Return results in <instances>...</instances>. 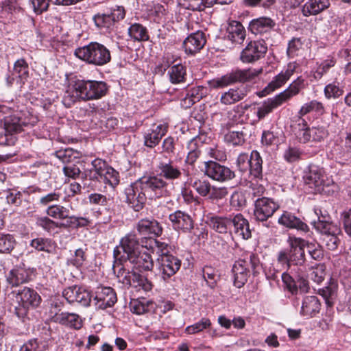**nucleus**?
<instances>
[{
  "mask_svg": "<svg viewBox=\"0 0 351 351\" xmlns=\"http://www.w3.org/2000/svg\"><path fill=\"white\" fill-rule=\"evenodd\" d=\"M72 91L66 90L62 98V103L66 108H71L77 102L100 99L106 96L110 86L104 81L85 80L74 76L69 80Z\"/></svg>",
  "mask_w": 351,
  "mask_h": 351,
  "instance_id": "1",
  "label": "nucleus"
},
{
  "mask_svg": "<svg viewBox=\"0 0 351 351\" xmlns=\"http://www.w3.org/2000/svg\"><path fill=\"white\" fill-rule=\"evenodd\" d=\"M155 186L146 176L140 178L125 189V202L134 211H141L145 207L147 199L163 198Z\"/></svg>",
  "mask_w": 351,
  "mask_h": 351,
  "instance_id": "2",
  "label": "nucleus"
},
{
  "mask_svg": "<svg viewBox=\"0 0 351 351\" xmlns=\"http://www.w3.org/2000/svg\"><path fill=\"white\" fill-rule=\"evenodd\" d=\"M156 174L146 176L163 197L171 195L173 182L180 180L182 173L180 167L165 157L159 158L156 166Z\"/></svg>",
  "mask_w": 351,
  "mask_h": 351,
  "instance_id": "3",
  "label": "nucleus"
},
{
  "mask_svg": "<svg viewBox=\"0 0 351 351\" xmlns=\"http://www.w3.org/2000/svg\"><path fill=\"white\" fill-rule=\"evenodd\" d=\"M12 293L15 295L16 300L13 313L23 323L27 324L33 319L34 311L40 304L42 298L36 290L28 287Z\"/></svg>",
  "mask_w": 351,
  "mask_h": 351,
  "instance_id": "4",
  "label": "nucleus"
},
{
  "mask_svg": "<svg viewBox=\"0 0 351 351\" xmlns=\"http://www.w3.org/2000/svg\"><path fill=\"white\" fill-rule=\"evenodd\" d=\"M287 243L289 248L280 250L277 256L278 262L290 271L298 267L307 268L304 248L307 241L295 237H289Z\"/></svg>",
  "mask_w": 351,
  "mask_h": 351,
  "instance_id": "5",
  "label": "nucleus"
},
{
  "mask_svg": "<svg viewBox=\"0 0 351 351\" xmlns=\"http://www.w3.org/2000/svg\"><path fill=\"white\" fill-rule=\"evenodd\" d=\"M263 158L257 150H252L250 156L244 152L239 154L235 165L241 176V180L255 182L257 184L263 182Z\"/></svg>",
  "mask_w": 351,
  "mask_h": 351,
  "instance_id": "6",
  "label": "nucleus"
},
{
  "mask_svg": "<svg viewBox=\"0 0 351 351\" xmlns=\"http://www.w3.org/2000/svg\"><path fill=\"white\" fill-rule=\"evenodd\" d=\"M45 213L49 217L62 221L59 222L60 228L79 230L87 228L92 225V220L88 217L71 215L68 208L61 204H53L47 208Z\"/></svg>",
  "mask_w": 351,
  "mask_h": 351,
  "instance_id": "7",
  "label": "nucleus"
},
{
  "mask_svg": "<svg viewBox=\"0 0 351 351\" xmlns=\"http://www.w3.org/2000/svg\"><path fill=\"white\" fill-rule=\"evenodd\" d=\"M74 55L86 63L94 66H104L111 60L110 50L97 42H91L87 45L76 48Z\"/></svg>",
  "mask_w": 351,
  "mask_h": 351,
  "instance_id": "8",
  "label": "nucleus"
},
{
  "mask_svg": "<svg viewBox=\"0 0 351 351\" xmlns=\"http://www.w3.org/2000/svg\"><path fill=\"white\" fill-rule=\"evenodd\" d=\"M252 183L250 187L253 191L254 197H258L254 202V217L256 221L267 222V219L271 217L280 208V204L274 199L267 197H261L265 191L263 184H259L256 187Z\"/></svg>",
  "mask_w": 351,
  "mask_h": 351,
  "instance_id": "9",
  "label": "nucleus"
},
{
  "mask_svg": "<svg viewBox=\"0 0 351 351\" xmlns=\"http://www.w3.org/2000/svg\"><path fill=\"white\" fill-rule=\"evenodd\" d=\"M263 69H235L219 77L208 81L209 86L215 89L223 88L236 83L245 84L254 80L263 73Z\"/></svg>",
  "mask_w": 351,
  "mask_h": 351,
  "instance_id": "10",
  "label": "nucleus"
},
{
  "mask_svg": "<svg viewBox=\"0 0 351 351\" xmlns=\"http://www.w3.org/2000/svg\"><path fill=\"white\" fill-rule=\"evenodd\" d=\"M141 245L137 235L134 233L126 234L120 241V244L113 251L114 264L112 269H116L128 261L132 256L140 252Z\"/></svg>",
  "mask_w": 351,
  "mask_h": 351,
  "instance_id": "11",
  "label": "nucleus"
},
{
  "mask_svg": "<svg viewBox=\"0 0 351 351\" xmlns=\"http://www.w3.org/2000/svg\"><path fill=\"white\" fill-rule=\"evenodd\" d=\"M37 275L35 267H31L21 263L15 265L5 274L8 286L10 288L18 287L33 281Z\"/></svg>",
  "mask_w": 351,
  "mask_h": 351,
  "instance_id": "12",
  "label": "nucleus"
},
{
  "mask_svg": "<svg viewBox=\"0 0 351 351\" xmlns=\"http://www.w3.org/2000/svg\"><path fill=\"white\" fill-rule=\"evenodd\" d=\"M204 176L210 180L220 182H228L235 178L236 173L230 167L221 165L214 160H208L204 162Z\"/></svg>",
  "mask_w": 351,
  "mask_h": 351,
  "instance_id": "13",
  "label": "nucleus"
},
{
  "mask_svg": "<svg viewBox=\"0 0 351 351\" xmlns=\"http://www.w3.org/2000/svg\"><path fill=\"white\" fill-rule=\"evenodd\" d=\"M4 134H0V145L13 146L17 138L16 135L23 131L20 117L12 114L5 117L3 120Z\"/></svg>",
  "mask_w": 351,
  "mask_h": 351,
  "instance_id": "14",
  "label": "nucleus"
},
{
  "mask_svg": "<svg viewBox=\"0 0 351 351\" xmlns=\"http://www.w3.org/2000/svg\"><path fill=\"white\" fill-rule=\"evenodd\" d=\"M62 297L69 304L77 303L84 307H88L94 296L92 291L85 286H71L62 291Z\"/></svg>",
  "mask_w": 351,
  "mask_h": 351,
  "instance_id": "15",
  "label": "nucleus"
},
{
  "mask_svg": "<svg viewBox=\"0 0 351 351\" xmlns=\"http://www.w3.org/2000/svg\"><path fill=\"white\" fill-rule=\"evenodd\" d=\"M182 261L171 254H160L157 259L158 270L163 280L167 281L180 269Z\"/></svg>",
  "mask_w": 351,
  "mask_h": 351,
  "instance_id": "16",
  "label": "nucleus"
},
{
  "mask_svg": "<svg viewBox=\"0 0 351 351\" xmlns=\"http://www.w3.org/2000/svg\"><path fill=\"white\" fill-rule=\"evenodd\" d=\"M299 64L296 62H289L285 71H281L262 90L256 92L257 96L264 97L283 86L295 72Z\"/></svg>",
  "mask_w": 351,
  "mask_h": 351,
  "instance_id": "17",
  "label": "nucleus"
},
{
  "mask_svg": "<svg viewBox=\"0 0 351 351\" xmlns=\"http://www.w3.org/2000/svg\"><path fill=\"white\" fill-rule=\"evenodd\" d=\"M267 45L263 39L250 41L241 53V60L244 63H252L265 57Z\"/></svg>",
  "mask_w": 351,
  "mask_h": 351,
  "instance_id": "18",
  "label": "nucleus"
},
{
  "mask_svg": "<svg viewBox=\"0 0 351 351\" xmlns=\"http://www.w3.org/2000/svg\"><path fill=\"white\" fill-rule=\"evenodd\" d=\"M232 125L230 122L221 124V132L223 134V141L229 146H243L250 136L247 133L248 128L243 127L240 130H231Z\"/></svg>",
  "mask_w": 351,
  "mask_h": 351,
  "instance_id": "19",
  "label": "nucleus"
},
{
  "mask_svg": "<svg viewBox=\"0 0 351 351\" xmlns=\"http://www.w3.org/2000/svg\"><path fill=\"white\" fill-rule=\"evenodd\" d=\"M173 229L182 233H191L194 229L195 220L185 211L177 210L169 215Z\"/></svg>",
  "mask_w": 351,
  "mask_h": 351,
  "instance_id": "20",
  "label": "nucleus"
},
{
  "mask_svg": "<svg viewBox=\"0 0 351 351\" xmlns=\"http://www.w3.org/2000/svg\"><path fill=\"white\" fill-rule=\"evenodd\" d=\"M95 305L100 309L113 306L117 302L116 291L110 287H97L93 298Z\"/></svg>",
  "mask_w": 351,
  "mask_h": 351,
  "instance_id": "21",
  "label": "nucleus"
},
{
  "mask_svg": "<svg viewBox=\"0 0 351 351\" xmlns=\"http://www.w3.org/2000/svg\"><path fill=\"white\" fill-rule=\"evenodd\" d=\"M135 228L141 236L160 237L163 232L162 225L153 217H145L138 220Z\"/></svg>",
  "mask_w": 351,
  "mask_h": 351,
  "instance_id": "22",
  "label": "nucleus"
},
{
  "mask_svg": "<svg viewBox=\"0 0 351 351\" xmlns=\"http://www.w3.org/2000/svg\"><path fill=\"white\" fill-rule=\"evenodd\" d=\"M232 215L222 216L209 214L206 216V224L215 232L225 234H232Z\"/></svg>",
  "mask_w": 351,
  "mask_h": 351,
  "instance_id": "23",
  "label": "nucleus"
},
{
  "mask_svg": "<svg viewBox=\"0 0 351 351\" xmlns=\"http://www.w3.org/2000/svg\"><path fill=\"white\" fill-rule=\"evenodd\" d=\"M169 130L167 123H160L154 128L149 129L143 133L144 146L153 149L159 145L163 136Z\"/></svg>",
  "mask_w": 351,
  "mask_h": 351,
  "instance_id": "24",
  "label": "nucleus"
},
{
  "mask_svg": "<svg viewBox=\"0 0 351 351\" xmlns=\"http://www.w3.org/2000/svg\"><path fill=\"white\" fill-rule=\"evenodd\" d=\"M278 223L287 228L295 229L304 233H307L310 230L308 226L302 219L289 210H283L278 219Z\"/></svg>",
  "mask_w": 351,
  "mask_h": 351,
  "instance_id": "25",
  "label": "nucleus"
},
{
  "mask_svg": "<svg viewBox=\"0 0 351 351\" xmlns=\"http://www.w3.org/2000/svg\"><path fill=\"white\" fill-rule=\"evenodd\" d=\"M250 87L247 85H240L229 88L223 93L220 97V102L226 106L234 104L243 100L250 93Z\"/></svg>",
  "mask_w": 351,
  "mask_h": 351,
  "instance_id": "26",
  "label": "nucleus"
},
{
  "mask_svg": "<svg viewBox=\"0 0 351 351\" xmlns=\"http://www.w3.org/2000/svg\"><path fill=\"white\" fill-rule=\"evenodd\" d=\"M232 234L243 240H247L252 237V230L248 220L241 213L232 215Z\"/></svg>",
  "mask_w": 351,
  "mask_h": 351,
  "instance_id": "27",
  "label": "nucleus"
},
{
  "mask_svg": "<svg viewBox=\"0 0 351 351\" xmlns=\"http://www.w3.org/2000/svg\"><path fill=\"white\" fill-rule=\"evenodd\" d=\"M205 34L197 31L191 34L183 42L182 47L187 54L194 55L199 52L206 45Z\"/></svg>",
  "mask_w": 351,
  "mask_h": 351,
  "instance_id": "28",
  "label": "nucleus"
},
{
  "mask_svg": "<svg viewBox=\"0 0 351 351\" xmlns=\"http://www.w3.org/2000/svg\"><path fill=\"white\" fill-rule=\"evenodd\" d=\"M276 25L275 21L269 17L262 16L252 20L249 23V30L255 35H267L271 32Z\"/></svg>",
  "mask_w": 351,
  "mask_h": 351,
  "instance_id": "29",
  "label": "nucleus"
},
{
  "mask_svg": "<svg viewBox=\"0 0 351 351\" xmlns=\"http://www.w3.org/2000/svg\"><path fill=\"white\" fill-rule=\"evenodd\" d=\"M327 177L324 168L315 165H311L303 179L306 185L315 191Z\"/></svg>",
  "mask_w": 351,
  "mask_h": 351,
  "instance_id": "30",
  "label": "nucleus"
},
{
  "mask_svg": "<svg viewBox=\"0 0 351 351\" xmlns=\"http://www.w3.org/2000/svg\"><path fill=\"white\" fill-rule=\"evenodd\" d=\"M237 261L254 276H258L263 269L258 254L252 252H245Z\"/></svg>",
  "mask_w": 351,
  "mask_h": 351,
  "instance_id": "31",
  "label": "nucleus"
},
{
  "mask_svg": "<svg viewBox=\"0 0 351 351\" xmlns=\"http://www.w3.org/2000/svg\"><path fill=\"white\" fill-rule=\"evenodd\" d=\"M208 94V89L203 86L188 88L185 97L181 101V105L184 108H189L195 103L199 101Z\"/></svg>",
  "mask_w": 351,
  "mask_h": 351,
  "instance_id": "32",
  "label": "nucleus"
},
{
  "mask_svg": "<svg viewBox=\"0 0 351 351\" xmlns=\"http://www.w3.org/2000/svg\"><path fill=\"white\" fill-rule=\"evenodd\" d=\"M128 261L140 271H152L154 268V261L149 252L140 251Z\"/></svg>",
  "mask_w": 351,
  "mask_h": 351,
  "instance_id": "33",
  "label": "nucleus"
},
{
  "mask_svg": "<svg viewBox=\"0 0 351 351\" xmlns=\"http://www.w3.org/2000/svg\"><path fill=\"white\" fill-rule=\"evenodd\" d=\"M321 309V303L317 297L308 295L304 298L302 302L300 315L313 317L318 314Z\"/></svg>",
  "mask_w": 351,
  "mask_h": 351,
  "instance_id": "34",
  "label": "nucleus"
},
{
  "mask_svg": "<svg viewBox=\"0 0 351 351\" xmlns=\"http://www.w3.org/2000/svg\"><path fill=\"white\" fill-rule=\"evenodd\" d=\"M328 135V130L324 126L309 127L306 132L302 133V138L299 141L302 143L322 142Z\"/></svg>",
  "mask_w": 351,
  "mask_h": 351,
  "instance_id": "35",
  "label": "nucleus"
},
{
  "mask_svg": "<svg viewBox=\"0 0 351 351\" xmlns=\"http://www.w3.org/2000/svg\"><path fill=\"white\" fill-rule=\"evenodd\" d=\"M54 319L59 324L73 328L75 329H80L82 327V320L80 315L76 313L62 312L60 313H56Z\"/></svg>",
  "mask_w": 351,
  "mask_h": 351,
  "instance_id": "36",
  "label": "nucleus"
},
{
  "mask_svg": "<svg viewBox=\"0 0 351 351\" xmlns=\"http://www.w3.org/2000/svg\"><path fill=\"white\" fill-rule=\"evenodd\" d=\"M245 29L243 25L236 21H231L227 27L226 37L232 43L241 44L245 38Z\"/></svg>",
  "mask_w": 351,
  "mask_h": 351,
  "instance_id": "37",
  "label": "nucleus"
},
{
  "mask_svg": "<svg viewBox=\"0 0 351 351\" xmlns=\"http://www.w3.org/2000/svg\"><path fill=\"white\" fill-rule=\"evenodd\" d=\"M167 68H169L167 75L171 84H178L186 82L187 73L186 67L184 65L178 63L169 67V64L167 63L163 68L164 71H166Z\"/></svg>",
  "mask_w": 351,
  "mask_h": 351,
  "instance_id": "38",
  "label": "nucleus"
},
{
  "mask_svg": "<svg viewBox=\"0 0 351 351\" xmlns=\"http://www.w3.org/2000/svg\"><path fill=\"white\" fill-rule=\"evenodd\" d=\"M329 0H308L303 6L302 14L305 16H315L328 9Z\"/></svg>",
  "mask_w": 351,
  "mask_h": 351,
  "instance_id": "39",
  "label": "nucleus"
},
{
  "mask_svg": "<svg viewBox=\"0 0 351 351\" xmlns=\"http://www.w3.org/2000/svg\"><path fill=\"white\" fill-rule=\"evenodd\" d=\"M231 272L233 278V284L237 288L243 287L247 282L251 274L247 269L244 268L241 264L239 263L237 260L234 263Z\"/></svg>",
  "mask_w": 351,
  "mask_h": 351,
  "instance_id": "40",
  "label": "nucleus"
},
{
  "mask_svg": "<svg viewBox=\"0 0 351 351\" xmlns=\"http://www.w3.org/2000/svg\"><path fill=\"white\" fill-rule=\"evenodd\" d=\"M312 224L315 229L322 234V237L326 235H339L341 233V228L339 225L321 219L318 217L317 221H314Z\"/></svg>",
  "mask_w": 351,
  "mask_h": 351,
  "instance_id": "41",
  "label": "nucleus"
},
{
  "mask_svg": "<svg viewBox=\"0 0 351 351\" xmlns=\"http://www.w3.org/2000/svg\"><path fill=\"white\" fill-rule=\"evenodd\" d=\"M202 273L206 286L211 290H215L221 280L219 271L211 265H205L202 269Z\"/></svg>",
  "mask_w": 351,
  "mask_h": 351,
  "instance_id": "42",
  "label": "nucleus"
},
{
  "mask_svg": "<svg viewBox=\"0 0 351 351\" xmlns=\"http://www.w3.org/2000/svg\"><path fill=\"white\" fill-rule=\"evenodd\" d=\"M304 87V80L301 77H298L289 87L278 94V97L282 100V103L287 101L293 96L299 94L300 91Z\"/></svg>",
  "mask_w": 351,
  "mask_h": 351,
  "instance_id": "43",
  "label": "nucleus"
},
{
  "mask_svg": "<svg viewBox=\"0 0 351 351\" xmlns=\"http://www.w3.org/2000/svg\"><path fill=\"white\" fill-rule=\"evenodd\" d=\"M283 103L282 100H280L278 95H276L272 98H269L267 101L263 102L261 107L258 108L256 117L258 120H261L267 114L271 113L274 109L278 108Z\"/></svg>",
  "mask_w": 351,
  "mask_h": 351,
  "instance_id": "44",
  "label": "nucleus"
},
{
  "mask_svg": "<svg viewBox=\"0 0 351 351\" xmlns=\"http://www.w3.org/2000/svg\"><path fill=\"white\" fill-rule=\"evenodd\" d=\"M337 282L332 279L330 280L326 287L319 289V294L324 298L328 306L332 307L334 305V300L337 296Z\"/></svg>",
  "mask_w": 351,
  "mask_h": 351,
  "instance_id": "45",
  "label": "nucleus"
},
{
  "mask_svg": "<svg viewBox=\"0 0 351 351\" xmlns=\"http://www.w3.org/2000/svg\"><path fill=\"white\" fill-rule=\"evenodd\" d=\"M29 245L38 252L51 254L55 250V242L49 238L36 237L31 240Z\"/></svg>",
  "mask_w": 351,
  "mask_h": 351,
  "instance_id": "46",
  "label": "nucleus"
},
{
  "mask_svg": "<svg viewBox=\"0 0 351 351\" xmlns=\"http://www.w3.org/2000/svg\"><path fill=\"white\" fill-rule=\"evenodd\" d=\"M128 34L131 38L138 42L148 41L149 40V35L147 27L138 23H134L130 26Z\"/></svg>",
  "mask_w": 351,
  "mask_h": 351,
  "instance_id": "47",
  "label": "nucleus"
},
{
  "mask_svg": "<svg viewBox=\"0 0 351 351\" xmlns=\"http://www.w3.org/2000/svg\"><path fill=\"white\" fill-rule=\"evenodd\" d=\"M95 26L101 31L110 32L114 27L108 13H97L93 17Z\"/></svg>",
  "mask_w": 351,
  "mask_h": 351,
  "instance_id": "48",
  "label": "nucleus"
},
{
  "mask_svg": "<svg viewBox=\"0 0 351 351\" xmlns=\"http://www.w3.org/2000/svg\"><path fill=\"white\" fill-rule=\"evenodd\" d=\"M12 75L19 79L20 84L25 83L29 77V66L24 58L19 59L14 62Z\"/></svg>",
  "mask_w": 351,
  "mask_h": 351,
  "instance_id": "49",
  "label": "nucleus"
},
{
  "mask_svg": "<svg viewBox=\"0 0 351 351\" xmlns=\"http://www.w3.org/2000/svg\"><path fill=\"white\" fill-rule=\"evenodd\" d=\"M307 269L305 267H298L297 269H294V271L291 270V273L293 275L296 279L298 285V290L302 293H307L309 290L308 282L307 280Z\"/></svg>",
  "mask_w": 351,
  "mask_h": 351,
  "instance_id": "50",
  "label": "nucleus"
},
{
  "mask_svg": "<svg viewBox=\"0 0 351 351\" xmlns=\"http://www.w3.org/2000/svg\"><path fill=\"white\" fill-rule=\"evenodd\" d=\"M191 186L199 196L207 197L210 194V191L213 185L206 178H196L191 183Z\"/></svg>",
  "mask_w": 351,
  "mask_h": 351,
  "instance_id": "51",
  "label": "nucleus"
},
{
  "mask_svg": "<svg viewBox=\"0 0 351 351\" xmlns=\"http://www.w3.org/2000/svg\"><path fill=\"white\" fill-rule=\"evenodd\" d=\"M36 226L48 233H51L58 228H60L59 222L51 219L48 215L38 216L36 218Z\"/></svg>",
  "mask_w": 351,
  "mask_h": 351,
  "instance_id": "52",
  "label": "nucleus"
},
{
  "mask_svg": "<svg viewBox=\"0 0 351 351\" xmlns=\"http://www.w3.org/2000/svg\"><path fill=\"white\" fill-rule=\"evenodd\" d=\"M16 243V239L12 234L0 233V254H10Z\"/></svg>",
  "mask_w": 351,
  "mask_h": 351,
  "instance_id": "53",
  "label": "nucleus"
},
{
  "mask_svg": "<svg viewBox=\"0 0 351 351\" xmlns=\"http://www.w3.org/2000/svg\"><path fill=\"white\" fill-rule=\"evenodd\" d=\"M154 308V303L152 301L145 302L134 300L130 302L131 311L136 315H143L150 312Z\"/></svg>",
  "mask_w": 351,
  "mask_h": 351,
  "instance_id": "54",
  "label": "nucleus"
},
{
  "mask_svg": "<svg viewBox=\"0 0 351 351\" xmlns=\"http://www.w3.org/2000/svg\"><path fill=\"white\" fill-rule=\"evenodd\" d=\"M336 59L333 56H328L327 59L324 60L317 68L316 71L313 73V78L318 81L326 74L330 68L333 67L336 64Z\"/></svg>",
  "mask_w": 351,
  "mask_h": 351,
  "instance_id": "55",
  "label": "nucleus"
},
{
  "mask_svg": "<svg viewBox=\"0 0 351 351\" xmlns=\"http://www.w3.org/2000/svg\"><path fill=\"white\" fill-rule=\"evenodd\" d=\"M212 322L208 317H202L197 322L188 326L185 328L184 332L188 335H195L210 328Z\"/></svg>",
  "mask_w": 351,
  "mask_h": 351,
  "instance_id": "56",
  "label": "nucleus"
},
{
  "mask_svg": "<svg viewBox=\"0 0 351 351\" xmlns=\"http://www.w3.org/2000/svg\"><path fill=\"white\" fill-rule=\"evenodd\" d=\"M119 173L111 166L107 168L100 180V182L108 184L112 188L116 187L119 184Z\"/></svg>",
  "mask_w": 351,
  "mask_h": 351,
  "instance_id": "57",
  "label": "nucleus"
},
{
  "mask_svg": "<svg viewBox=\"0 0 351 351\" xmlns=\"http://www.w3.org/2000/svg\"><path fill=\"white\" fill-rule=\"evenodd\" d=\"M291 127L298 141L302 138L301 135H302V133L306 132L309 128L308 124L304 117L300 114L294 117Z\"/></svg>",
  "mask_w": 351,
  "mask_h": 351,
  "instance_id": "58",
  "label": "nucleus"
},
{
  "mask_svg": "<svg viewBox=\"0 0 351 351\" xmlns=\"http://www.w3.org/2000/svg\"><path fill=\"white\" fill-rule=\"evenodd\" d=\"M87 249L78 248L74 252V254L67 259V265H72L76 268H80L87 259Z\"/></svg>",
  "mask_w": 351,
  "mask_h": 351,
  "instance_id": "59",
  "label": "nucleus"
},
{
  "mask_svg": "<svg viewBox=\"0 0 351 351\" xmlns=\"http://www.w3.org/2000/svg\"><path fill=\"white\" fill-rule=\"evenodd\" d=\"M337 190V185L329 177L325 178L324 182L315 189V192L327 196L333 195Z\"/></svg>",
  "mask_w": 351,
  "mask_h": 351,
  "instance_id": "60",
  "label": "nucleus"
},
{
  "mask_svg": "<svg viewBox=\"0 0 351 351\" xmlns=\"http://www.w3.org/2000/svg\"><path fill=\"white\" fill-rule=\"evenodd\" d=\"M38 334L37 337L33 338L38 342L45 343V349L49 348V343L51 340L52 330L49 324H45L38 328Z\"/></svg>",
  "mask_w": 351,
  "mask_h": 351,
  "instance_id": "61",
  "label": "nucleus"
},
{
  "mask_svg": "<svg viewBox=\"0 0 351 351\" xmlns=\"http://www.w3.org/2000/svg\"><path fill=\"white\" fill-rule=\"evenodd\" d=\"M133 285L136 288H141L145 291H151L153 288L152 282L142 274L133 271Z\"/></svg>",
  "mask_w": 351,
  "mask_h": 351,
  "instance_id": "62",
  "label": "nucleus"
},
{
  "mask_svg": "<svg viewBox=\"0 0 351 351\" xmlns=\"http://www.w3.org/2000/svg\"><path fill=\"white\" fill-rule=\"evenodd\" d=\"M188 148L190 151L186 156L185 162L192 166L195 164L201 154V151L198 148L197 140L195 138H193L190 141Z\"/></svg>",
  "mask_w": 351,
  "mask_h": 351,
  "instance_id": "63",
  "label": "nucleus"
},
{
  "mask_svg": "<svg viewBox=\"0 0 351 351\" xmlns=\"http://www.w3.org/2000/svg\"><path fill=\"white\" fill-rule=\"evenodd\" d=\"M228 194V189L226 186H217L213 185L210 194L208 195L207 199L210 202H218L225 198Z\"/></svg>",
  "mask_w": 351,
  "mask_h": 351,
  "instance_id": "64",
  "label": "nucleus"
}]
</instances>
